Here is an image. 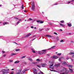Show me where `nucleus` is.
Here are the masks:
<instances>
[{"label":"nucleus","instance_id":"nucleus-1","mask_svg":"<svg viewBox=\"0 0 74 74\" xmlns=\"http://www.w3.org/2000/svg\"><path fill=\"white\" fill-rule=\"evenodd\" d=\"M62 69H63V70H66L64 72H63L62 73V74H67L69 73V71L67 70V69L65 68H63Z\"/></svg>","mask_w":74,"mask_h":74},{"label":"nucleus","instance_id":"nucleus-2","mask_svg":"<svg viewBox=\"0 0 74 74\" xmlns=\"http://www.w3.org/2000/svg\"><path fill=\"white\" fill-rule=\"evenodd\" d=\"M32 9L33 11H34L35 10V6H34V2H33L32 4Z\"/></svg>","mask_w":74,"mask_h":74},{"label":"nucleus","instance_id":"nucleus-3","mask_svg":"<svg viewBox=\"0 0 74 74\" xmlns=\"http://www.w3.org/2000/svg\"><path fill=\"white\" fill-rule=\"evenodd\" d=\"M42 51H43L44 52L43 53L41 52H38V53L39 54H40V55H42V54H44L46 53V50H43Z\"/></svg>","mask_w":74,"mask_h":74},{"label":"nucleus","instance_id":"nucleus-4","mask_svg":"<svg viewBox=\"0 0 74 74\" xmlns=\"http://www.w3.org/2000/svg\"><path fill=\"white\" fill-rule=\"evenodd\" d=\"M52 64L51 65H50L49 66V68L50 69H54V67L52 66H53V63L52 62Z\"/></svg>","mask_w":74,"mask_h":74},{"label":"nucleus","instance_id":"nucleus-5","mask_svg":"<svg viewBox=\"0 0 74 74\" xmlns=\"http://www.w3.org/2000/svg\"><path fill=\"white\" fill-rule=\"evenodd\" d=\"M59 58V56H53L52 57V58L53 59H58Z\"/></svg>","mask_w":74,"mask_h":74},{"label":"nucleus","instance_id":"nucleus-6","mask_svg":"<svg viewBox=\"0 0 74 74\" xmlns=\"http://www.w3.org/2000/svg\"><path fill=\"white\" fill-rule=\"evenodd\" d=\"M41 65L42 67H45V66H47V64L45 63L41 64Z\"/></svg>","mask_w":74,"mask_h":74},{"label":"nucleus","instance_id":"nucleus-7","mask_svg":"<svg viewBox=\"0 0 74 74\" xmlns=\"http://www.w3.org/2000/svg\"><path fill=\"white\" fill-rule=\"evenodd\" d=\"M60 64L59 63L58 64H56L55 65V66L56 67V68H57V67H59L60 66Z\"/></svg>","mask_w":74,"mask_h":74},{"label":"nucleus","instance_id":"nucleus-8","mask_svg":"<svg viewBox=\"0 0 74 74\" xmlns=\"http://www.w3.org/2000/svg\"><path fill=\"white\" fill-rule=\"evenodd\" d=\"M32 34L29 33L26 35V37H28V36H31V35H32Z\"/></svg>","mask_w":74,"mask_h":74},{"label":"nucleus","instance_id":"nucleus-9","mask_svg":"<svg viewBox=\"0 0 74 74\" xmlns=\"http://www.w3.org/2000/svg\"><path fill=\"white\" fill-rule=\"evenodd\" d=\"M61 63L62 64H67V63L65 61L62 62Z\"/></svg>","mask_w":74,"mask_h":74},{"label":"nucleus","instance_id":"nucleus-10","mask_svg":"<svg viewBox=\"0 0 74 74\" xmlns=\"http://www.w3.org/2000/svg\"><path fill=\"white\" fill-rule=\"evenodd\" d=\"M67 67H71V68L73 67L72 65L67 64Z\"/></svg>","mask_w":74,"mask_h":74},{"label":"nucleus","instance_id":"nucleus-11","mask_svg":"<svg viewBox=\"0 0 74 74\" xmlns=\"http://www.w3.org/2000/svg\"><path fill=\"white\" fill-rule=\"evenodd\" d=\"M56 47V46H52L51 48L49 49H53V48H55Z\"/></svg>","mask_w":74,"mask_h":74},{"label":"nucleus","instance_id":"nucleus-12","mask_svg":"<svg viewBox=\"0 0 74 74\" xmlns=\"http://www.w3.org/2000/svg\"><path fill=\"white\" fill-rule=\"evenodd\" d=\"M69 71L70 72H71V73H73V69H70V68H69Z\"/></svg>","mask_w":74,"mask_h":74},{"label":"nucleus","instance_id":"nucleus-13","mask_svg":"<svg viewBox=\"0 0 74 74\" xmlns=\"http://www.w3.org/2000/svg\"><path fill=\"white\" fill-rule=\"evenodd\" d=\"M19 63V61H17L14 62V63L16 64V63Z\"/></svg>","mask_w":74,"mask_h":74},{"label":"nucleus","instance_id":"nucleus-14","mask_svg":"<svg viewBox=\"0 0 74 74\" xmlns=\"http://www.w3.org/2000/svg\"><path fill=\"white\" fill-rule=\"evenodd\" d=\"M9 24L8 23V22H7L4 23H3V25H7V24Z\"/></svg>","mask_w":74,"mask_h":74},{"label":"nucleus","instance_id":"nucleus-15","mask_svg":"<svg viewBox=\"0 0 74 74\" xmlns=\"http://www.w3.org/2000/svg\"><path fill=\"white\" fill-rule=\"evenodd\" d=\"M68 26H69L70 27H71V26H72V25H71V23H69L68 24Z\"/></svg>","mask_w":74,"mask_h":74},{"label":"nucleus","instance_id":"nucleus-16","mask_svg":"<svg viewBox=\"0 0 74 74\" xmlns=\"http://www.w3.org/2000/svg\"><path fill=\"white\" fill-rule=\"evenodd\" d=\"M27 71V70L26 69H24V71H23V73H25V71Z\"/></svg>","mask_w":74,"mask_h":74},{"label":"nucleus","instance_id":"nucleus-17","mask_svg":"<svg viewBox=\"0 0 74 74\" xmlns=\"http://www.w3.org/2000/svg\"><path fill=\"white\" fill-rule=\"evenodd\" d=\"M41 60H40V59H36V61H37L38 62H41Z\"/></svg>","mask_w":74,"mask_h":74},{"label":"nucleus","instance_id":"nucleus-18","mask_svg":"<svg viewBox=\"0 0 74 74\" xmlns=\"http://www.w3.org/2000/svg\"><path fill=\"white\" fill-rule=\"evenodd\" d=\"M28 60H31V61H33V60L32 59V58H28Z\"/></svg>","mask_w":74,"mask_h":74},{"label":"nucleus","instance_id":"nucleus-19","mask_svg":"<svg viewBox=\"0 0 74 74\" xmlns=\"http://www.w3.org/2000/svg\"><path fill=\"white\" fill-rule=\"evenodd\" d=\"M60 26H64V24H61V23H60Z\"/></svg>","mask_w":74,"mask_h":74},{"label":"nucleus","instance_id":"nucleus-20","mask_svg":"<svg viewBox=\"0 0 74 74\" xmlns=\"http://www.w3.org/2000/svg\"><path fill=\"white\" fill-rule=\"evenodd\" d=\"M46 36H47V37H52V36H50V35H46Z\"/></svg>","mask_w":74,"mask_h":74},{"label":"nucleus","instance_id":"nucleus-21","mask_svg":"<svg viewBox=\"0 0 74 74\" xmlns=\"http://www.w3.org/2000/svg\"><path fill=\"white\" fill-rule=\"evenodd\" d=\"M16 55V53H12L11 55L12 56H14V55Z\"/></svg>","mask_w":74,"mask_h":74},{"label":"nucleus","instance_id":"nucleus-22","mask_svg":"<svg viewBox=\"0 0 74 74\" xmlns=\"http://www.w3.org/2000/svg\"><path fill=\"white\" fill-rule=\"evenodd\" d=\"M32 49V52L33 53H36L35 51H34V50H33V49Z\"/></svg>","mask_w":74,"mask_h":74},{"label":"nucleus","instance_id":"nucleus-23","mask_svg":"<svg viewBox=\"0 0 74 74\" xmlns=\"http://www.w3.org/2000/svg\"><path fill=\"white\" fill-rule=\"evenodd\" d=\"M26 57V56H23L21 57V59H23V58H25V57Z\"/></svg>","mask_w":74,"mask_h":74},{"label":"nucleus","instance_id":"nucleus-24","mask_svg":"<svg viewBox=\"0 0 74 74\" xmlns=\"http://www.w3.org/2000/svg\"><path fill=\"white\" fill-rule=\"evenodd\" d=\"M20 51V49H16L15 50L16 51Z\"/></svg>","mask_w":74,"mask_h":74},{"label":"nucleus","instance_id":"nucleus-25","mask_svg":"<svg viewBox=\"0 0 74 74\" xmlns=\"http://www.w3.org/2000/svg\"><path fill=\"white\" fill-rule=\"evenodd\" d=\"M70 55H74V53H69Z\"/></svg>","mask_w":74,"mask_h":74},{"label":"nucleus","instance_id":"nucleus-26","mask_svg":"<svg viewBox=\"0 0 74 74\" xmlns=\"http://www.w3.org/2000/svg\"><path fill=\"white\" fill-rule=\"evenodd\" d=\"M41 21V20L40 21H36L37 22H38V23H40V21Z\"/></svg>","mask_w":74,"mask_h":74},{"label":"nucleus","instance_id":"nucleus-27","mask_svg":"<svg viewBox=\"0 0 74 74\" xmlns=\"http://www.w3.org/2000/svg\"><path fill=\"white\" fill-rule=\"evenodd\" d=\"M44 23V21H40L39 23Z\"/></svg>","mask_w":74,"mask_h":74},{"label":"nucleus","instance_id":"nucleus-28","mask_svg":"<svg viewBox=\"0 0 74 74\" xmlns=\"http://www.w3.org/2000/svg\"><path fill=\"white\" fill-rule=\"evenodd\" d=\"M61 23H64V21H60Z\"/></svg>","mask_w":74,"mask_h":74},{"label":"nucleus","instance_id":"nucleus-29","mask_svg":"<svg viewBox=\"0 0 74 74\" xmlns=\"http://www.w3.org/2000/svg\"><path fill=\"white\" fill-rule=\"evenodd\" d=\"M21 70H19V71H18V73H20V74H21Z\"/></svg>","mask_w":74,"mask_h":74},{"label":"nucleus","instance_id":"nucleus-30","mask_svg":"<svg viewBox=\"0 0 74 74\" xmlns=\"http://www.w3.org/2000/svg\"><path fill=\"white\" fill-rule=\"evenodd\" d=\"M60 42H64V40H61L60 41Z\"/></svg>","mask_w":74,"mask_h":74},{"label":"nucleus","instance_id":"nucleus-31","mask_svg":"<svg viewBox=\"0 0 74 74\" xmlns=\"http://www.w3.org/2000/svg\"><path fill=\"white\" fill-rule=\"evenodd\" d=\"M33 73H34V74H37V73L35 72V71H33Z\"/></svg>","mask_w":74,"mask_h":74},{"label":"nucleus","instance_id":"nucleus-32","mask_svg":"<svg viewBox=\"0 0 74 74\" xmlns=\"http://www.w3.org/2000/svg\"><path fill=\"white\" fill-rule=\"evenodd\" d=\"M59 38L58 37H57V41H58V40H59Z\"/></svg>","mask_w":74,"mask_h":74},{"label":"nucleus","instance_id":"nucleus-33","mask_svg":"<svg viewBox=\"0 0 74 74\" xmlns=\"http://www.w3.org/2000/svg\"><path fill=\"white\" fill-rule=\"evenodd\" d=\"M61 53H59L57 55L58 56H60V55H61Z\"/></svg>","mask_w":74,"mask_h":74},{"label":"nucleus","instance_id":"nucleus-34","mask_svg":"<svg viewBox=\"0 0 74 74\" xmlns=\"http://www.w3.org/2000/svg\"><path fill=\"white\" fill-rule=\"evenodd\" d=\"M37 66L38 67H39V68H40V67H41V66H40V65H37Z\"/></svg>","mask_w":74,"mask_h":74},{"label":"nucleus","instance_id":"nucleus-35","mask_svg":"<svg viewBox=\"0 0 74 74\" xmlns=\"http://www.w3.org/2000/svg\"><path fill=\"white\" fill-rule=\"evenodd\" d=\"M14 18L15 19H17V20L18 19V17H15Z\"/></svg>","mask_w":74,"mask_h":74},{"label":"nucleus","instance_id":"nucleus-36","mask_svg":"<svg viewBox=\"0 0 74 74\" xmlns=\"http://www.w3.org/2000/svg\"><path fill=\"white\" fill-rule=\"evenodd\" d=\"M23 5H22L21 8H22V9H23H23L24 8H23Z\"/></svg>","mask_w":74,"mask_h":74},{"label":"nucleus","instance_id":"nucleus-37","mask_svg":"<svg viewBox=\"0 0 74 74\" xmlns=\"http://www.w3.org/2000/svg\"><path fill=\"white\" fill-rule=\"evenodd\" d=\"M11 74H14V72L13 71H12L10 73Z\"/></svg>","mask_w":74,"mask_h":74},{"label":"nucleus","instance_id":"nucleus-38","mask_svg":"<svg viewBox=\"0 0 74 74\" xmlns=\"http://www.w3.org/2000/svg\"><path fill=\"white\" fill-rule=\"evenodd\" d=\"M54 34H56V35H57V34H58L56 32H54Z\"/></svg>","mask_w":74,"mask_h":74},{"label":"nucleus","instance_id":"nucleus-39","mask_svg":"<svg viewBox=\"0 0 74 74\" xmlns=\"http://www.w3.org/2000/svg\"><path fill=\"white\" fill-rule=\"evenodd\" d=\"M7 73H5V72H3V74H7Z\"/></svg>","mask_w":74,"mask_h":74},{"label":"nucleus","instance_id":"nucleus-40","mask_svg":"<svg viewBox=\"0 0 74 74\" xmlns=\"http://www.w3.org/2000/svg\"><path fill=\"white\" fill-rule=\"evenodd\" d=\"M59 61L60 62H61V59L60 58H59Z\"/></svg>","mask_w":74,"mask_h":74},{"label":"nucleus","instance_id":"nucleus-41","mask_svg":"<svg viewBox=\"0 0 74 74\" xmlns=\"http://www.w3.org/2000/svg\"><path fill=\"white\" fill-rule=\"evenodd\" d=\"M3 56V57H5V56H6V55L5 54H4Z\"/></svg>","mask_w":74,"mask_h":74},{"label":"nucleus","instance_id":"nucleus-42","mask_svg":"<svg viewBox=\"0 0 74 74\" xmlns=\"http://www.w3.org/2000/svg\"><path fill=\"white\" fill-rule=\"evenodd\" d=\"M9 62L11 63V62H12V60H10Z\"/></svg>","mask_w":74,"mask_h":74},{"label":"nucleus","instance_id":"nucleus-43","mask_svg":"<svg viewBox=\"0 0 74 74\" xmlns=\"http://www.w3.org/2000/svg\"><path fill=\"white\" fill-rule=\"evenodd\" d=\"M29 19L30 21H32L33 20V19H32V18H29Z\"/></svg>","mask_w":74,"mask_h":74},{"label":"nucleus","instance_id":"nucleus-44","mask_svg":"<svg viewBox=\"0 0 74 74\" xmlns=\"http://www.w3.org/2000/svg\"><path fill=\"white\" fill-rule=\"evenodd\" d=\"M69 59H70L69 58H66V60H69Z\"/></svg>","mask_w":74,"mask_h":74},{"label":"nucleus","instance_id":"nucleus-45","mask_svg":"<svg viewBox=\"0 0 74 74\" xmlns=\"http://www.w3.org/2000/svg\"><path fill=\"white\" fill-rule=\"evenodd\" d=\"M49 25H52V23H49Z\"/></svg>","mask_w":74,"mask_h":74},{"label":"nucleus","instance_id":"nucleus-46","mask_svg":"<svg viewBox=\"0 0 74 74\" xmlns=\"http://www.w3.org/2000/svg\"><path fill=\"white\" fill-rule=\"evenodd\" d=\"M31 28H34V27L33 26H31Z\"/></svg>","mask_w":74,"mask_h":74},{"label":"nucleus","instance_id":"nucleus-47","mask_svg":"<svg viewBox=\"0 0 74 74\" xmlns=\"http://www.w3.org/2000/svg\"><path fill=\"white\" fill-rule=\"evenodd\" d=\"M36 37V35H34L33 36V37Z\"/></svg>","mask_w":74,"mask_h":74},{"label":"nucleus","instance_id":"nucleus-48","mask_svg":"<svg viewBox=\"0 0 74 74\" xmlns=\"http://www.w3.org/2000/svg\"><path fill=\"white\" fill-rule=\"evenodd\" d=\"M19 23H20V22H19V21H18L17 23V24H19Z\"/></svg>","mask_w":74,"mask_h":74},{"label":"nucleus","instance_id":"nucleus-49","mask_svg":"<svg viewBox=\"0 0 74 74\" xmlns=\"http://www.w3.org/2000/svg\"><path fill=\"white\" fill-rule=\"evenodd\" d=\"M2 53H4V52H5V51H2Z\"/></svg>","mask_w":74,"mask_h":74},{"label":"nucleus","instance_id":"nucleus-50","mask_svg":"<svg viewBox=\"0 0 74 74\" xmlns=\"http://www.w3.org/2000/svg\"><path fill=\"white\" fill-rule=\"evenodd\" d=\"M24 12H27V10H25Z\"/></svg>","mask_w":74,"mask_h":74},{"label":"nucleus","instance_id":"nucleus-51","mask_svg":"<svg viewBox=\"0 0 74 74\" xmlns=\"http://www.w3.org/2000/svg\"><path fill=\"white\" fill-rule=\"evenodd\" d=\"M58 4V3H55L54 4V5H57Z\"/></svg>","mask_w":74,"mask_h":74},{"label":"nucleus","instance_id":"nucleus-52","mask_svg":"<svg viewBox=\"0 0 74 74\" xmlns=\"http://www.w3.org/2000/svg\"><path fill=\"white\" fill-rule=\"evenodd\" d=\"M72 58H74V55H73L72 56Z\"/></svg>","mask_w":74,"mask_h":74},{"label":"nucleus","instance_id":"nucleus-53","mask_svg":"<svg viewBox=\"0 0 74 74\" xmlns=\"http://www.w3.org/2000/svg\"><path fill=\"white\" fill-rule=\"evenodd\" d=\"M24 64H26V62H24Z\"/></svg>","mask_w":74,"mask_h":74},{"label":"nucleus","instance_id":"nucleus-54","mask_svg":"<svg viewBox=\"0 0 74 74\" xmlns=\"http://www.w3.org/2000/svg\"><path fill=\"white\" fill-rule=\"evenodd\" d=\"M74 1V0H72L71 1V2H73V1Z\"/></svg>","mask_w":74,"mask_h":74},{"label":"nucleus","instance_id":"nucleus-55","mask_svg":"<svg viewBox=\"0 0 74 74\" xmlns=\"http://www.w3.org/2000/svg\"><path fill=\"white\" fill-rule=\"evenodd\" d=\"M71 42L73 43V42H73V41H71Z\"/></svg>","mask_w":74,"mask_h":74},{"label":"nucleus","instance_id":"nucleus-56","mask_svg":"<svg viewBox=\"0 0 74 74\" xmlns=\"http://www.w3.org/2000/svg\"><path fill=\"white\" fill-rule=\"evenodd\" d=\"M60 31H63V30H62V29H60Z\"/></svg>","mask_w":74,"mask_h":74},{"label":"nucleus","instance_id":"nucleus-57","mask_svg":"<svg viewBox=\"0 0 74 74\" xmlns=\"http://www.w3.org/2000/svg\"><path fill=\"white\" fill-rule=\"evenodd\" d=\"M69 3H70V2H69L68 3V4H69Z\"/></svg>","mask_w":74,"mask_h":74},{"label":"nucleus","instance_id":"nucleus-58","mask_svg":"<svg viewBox=\"0 0 74 74\" xmlns=\"http://www.w3.org/2000/svg\"><path fill=\"white\" fill-rule=\"evenodd\" d=\"M19 20L20 21H21V19H19Z\"/></svg>","mask_w":74,"mask_h":74},{"label":"nucleus","instance_id":"nucleus-59","mask_svg":"<svg viewBox=\"0 0 74 74\" xmlns=\"http://www.w3.org/2000/svg\"><path fill=\"white\" fill-rule=\"evenodd\" d=\"M34 28L35 29H36V27H34Z\"/></svg>","mask_w":74,"mask_h":74},{"label":"nucleus","instance_id":"nucleus-60","mask_svg":"<svg viewBox=\"0 0 74 74\" xmlns=\"http://www.w3.org/2000/svg\"><path fill=\"white\" fill-rule=\"evenodd\" d=\"M36 39V38H34L32 40L33 41V40H35Z\"/></svg>","mask_w":74,"mask_h":74},{"label":"nucleus","instance_id":"nucleus-61","mask_svg":"<svg viewBox=\"0 0 74 74\" xmlns=\"http://www.w3.org/2000/svg\"><path fill=\"white\" fill-rule=\"evenodd\" d=\"M69 35H70L71 34V33H69Z\"/></svg>","mask_w":74,"mask_h":74},{"label":"nucleus","instance_id":"nucleus-62","mask_svg":"<svg viewBox=\"0 0 74 74\" xmlns=\"http://www.w3.org/2000/svg\"><path fill=\"white\" fill-rule=\"evenodd\" d=\"M14 70V69H12V70Z\"/></svg>","mask_w":74,"mask_h":74},{"label":"nucleus","instance_id":"nucleus-63","mask_svg":"<svg viewBox=\"0 0 74 74\" xmlns=\"http://www.w3.org/2000/svg\"><path fill=\"white\" fill-rule=\"evenodd\" d=\"M32 63H33L34 64V62H32Z\"/></svg>","mask_w":74,"mask_h":74},{"label":"nucleus","instance_id":"nucleus-64","mask_svg":"<svg viewBox=\"0 0 74 74\" xmlns=\"http://www.w3.org/2000/svg\"><path fill=\"white\" fill-rule=\"evenodd\" d=\"M50 71H52V70L51 69H50Z\"/></svg>","mask_w":74,"mask_h":74}]
</instances>
